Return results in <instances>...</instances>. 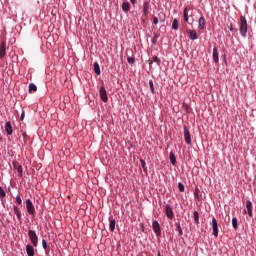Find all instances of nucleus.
<instances>
[{"label": "nucleus", "instance_id": "1", "mask_svg": "<svg viewBox=\"0 0 256 256\" xmlns=\"http://www.w3.org/2000/svg\"><path fill=\"white\" fill-rule=\"evenodd\" d=\"M240 35L247 37V18L240 16Z\"/></svg>", "mask_w": 256, "mask_h": 256}, {"label": "nucleus", "instance_id": "2", "mask_svg": "<svg viewBox=\"0 0 256 256\" xmlns=\"http://www.w3.org/2000/svg\"><path fill=\"white\" fill-rule=\"evenodd\" d=\"M28 237L34 247H37V245H39V237L37 236L35 230H29Z\"/></svg>", "mask_w": 256, "mask_h": 256}, {"label": "nucleus", "instance_id": "3", "mask_svg": "<svg viewBox=\"0 0 256 256\" xmlns=\"http://www.w3.org/2000/svg\"><path fill=\"white\" fill-rule=\"evenodd\" d=\"M184 129V139H185V143L187 145H191L192 141H191V132H189V128H187L186 125H184L183 127Z\"/></svg>", "mask_w": 256, "mask_h": 256}, {"label": "nucleus", "instance_id": "4", "mask_svg": "<svg viewBox=\"0 0 256 256\" xmlns=\"http://www.w3.org/2000/svg\"><path fill=\"white\" fill-rule=\"evenodd\" d=\"M99 93H100V99L103 101V103H107V101H109V97L107 96V90L105 89L104 86L100 87Z\"/></svg>", "mask_w": 256, "mask_h": 256}, {"label": "nucleus", "instance_id": "5", "mask_svg": "<svg viewBox=\"0 0 256 256\" xmlns=\"http://www.w3.org/2000/svg\"><path fill=\"white\" fill-rule=\"evenodd\" d=\"M26 209L29 215H35V206L33 205V202L31 201V199L26 200Z\"/></svg>", "mask_w": 256, "mask_h": 256}, {"label": "nucleus", "instance_id": "6", "mask_svg": "<svg viewBox=\"0 0 256 256\" xmlns=\"http://www.w3.org/2000/svg\"><path fill=\"white\" fill-rule=\"evenodd\" d=\"M12 165L18 173V177H23V166L21 164H19V162H17V161H13Z\"/></svg>", "mask_w": 256, "mask_h": 256}, {"label": "nucleus", "instance_id": "7", "mask_svg": "<svg viewBox=\"0 0 256 256\" xmlns=\"http://www.w3.org/2000/svg\"><path fill=\"white\" fill-rule=\"evenodd\" d=\"M212 229L214 237H219V226L217 224V219H215V217H213L212 219Z\"/></svg>", "mask_w": 256, "mask_h": 256}, {"label": "nucleus", "instance_id": "8", "mask_svg": "<svg viewBox=\"0 0 256 256\" xmlns=\"http://www.w3.org/2000/svg\"><path fill=\"white\" fill-rule=\"evenodd\" d=\"M165 213L168 219H173V217H175V213H173V208H171V205L169 204L165 205Z\"/></svg>", "mask_w": 256, "mask_h": 256}, {"label": "nucleus", "instance_id": "9", "mask_svg": "<svg viewBox=\"0 0 256 256\" xmlns=\"http://www.w3.org/2000/svg\"><path fill=\"white\" fill-rule=\"evenodd\" d=\"M153 231L156 235H161V226L157 220H154L152 223Z\"/></svg>", "mask_w": 256, "mask_h": 256}, {"label": "nucleus", "instance_id": "10", "mask_svg": "<svg viewBox=\"0 0 256 256\" xmlns=\"http://www.w3.org/2000/svg\"><path fill=\"white\" fill-rule=\"evenodd\" d=\"M149 9H151V5L149 4V1L145 0L143 3V15L144 17H147L149 15Z\"/></svg>", "mask_w": 256, "mask_h": 256}, {"label": "nucleus", "instance_id": "11", "mask_svg": "<svg viewBox=\"0 0 256 256\" xmlns=\"http://www.w3.org/2000/svg\"><path fill=\"white\" fill-rule=\"evenodd\" d=\"M246 209L249 217H253V203L251 202V200L246 201Z\"/></svg>", "mask_w": 256, "mask_h": 256}, {"label": "nucleus", "instance_id": "12", "mask_svg": "<svg viewBox=\"0 0 256 256\" xmlns=\"http://www.w3.org/2000/svg\"><path fill=\"white\" fill-rule=\"evenodd\" d=\"M7 55L6 52V43L5 41L1 43L0 45V59H3V57H5Z\"/></svg>", "mask_w": 256, "mask_h": 256}, {"label": "nucleus", "instance_id": "13", "mask_svg": "<svg viewBox=\"0 0 256 256\" xmlns=\"http://www.w3.org/2000/svg\"><path fill=\"white\" fill-rule=\"evenodd\" d=\"M212 57H213L214 63H219V50L217 49V47L213 48Z\"/></svg>", "mask_w": 256, "mask_h": 256}, {"label": "nucleus", "instance_id": "14", "mask_svg": "<svg viewBox=\"0 0 256 256\" xmlns=\"http://www.w3.org/2000/svg\"><path fill=\"white\" fill-rule=\"evenodd\" d=\"M5 197H7V193L5 192V190L3 189V187L0 186V199H1V203L2 205L5 204V201H7L5 199Z\"/></svg>", "mask_w": 256, "mask_h": 256}, {"label": "nucleus", "instance_id": "15", "mask_svg": "<svg viewBox=\"0 0 256 256\" xmlns=\"http://www.w3.org/2000/svg\"><path fill=\"white\" fill-rule=\"evenodd\" d=\"M198 29H200V31H203V29H205V17L203 16L199 18Z\"/></svg>", "mask_w": 256, "mask_h": 256}, {"label": "nucleus", "instance_id": "16", "mask_svg": "<svg viewBox=\"0 0 256 256\" xmlns=\"http://www.w3.org/2000/svg\"><path fill=\"white\" fill-rule=\"evenodd\" d=\"M5 131L7 135H13V127L11 126V122H6Z\"/></svg>", "mask_w": 256, "mask_h": 256}, {"label": "nucleus", "instance_id": "17", "mask_svg": "<svg viewBox=\"0 0 256 256\" xmlns=\"http://www.w3.org/2000/svg\"><path fill=\"white\" fill-rule=\"evenodd\" d=\"M26 253L28 256H35V248H33V246L28 244L26 246Z\"/></svg>", "mask_w": 256, "mask_h": 256}, {"label": "nucleus", "instance_id": "18", "mask_svg": "<svg viewBox=\"0 0 256 256\" xmlns=\"http://www.w3.org/2000/svg\"><path fill=\"white\" fill-rule=\"evenodd\" d=\"M122 11H124V13H129V11H131V4H129V2H124L122 4Z\"/></svg>", "mask_w": 256, "mask_h": 256}, {"label": "nucleus", "instance_id": "19", "mask_svg": "<svg viewBox=\"0 0 256 256\" xmlns=\"http://www.w3.org/2000/svg\"><path fill=\"white\" fill-rule=\"evenodd\" d=\"M191 41H195L197 39V32L195 30H187Z\"/></svg>", "mask_w": 256, "mask_h": 256}, {"label": "nucleus", "instance_id": "20", "mask_svg": "<svg viewBox=\"0 0 256 256\" xmlns=\"http://www.w3.org/2000/svg\"><path fill=\"white\" fill-rule=\"evenodd\" d=\"M109 229H110V231H115V225H116V222H115V219H113V216H111L110 218H109Z\"/></svg>", "mask_w": 256, "mask_h": 256}, {"label": "nucleus", "instance_id": "21", "mask_svg": "<svg viewBox=\"0 0 256 256\" xmlns=\"http://www.w3.org/2000/svg\"><path fill=\"white\" fill-rule=\"evenodd\" d=\"M94 72L96 73V75H101V67L99 66L98 62L94 63Z\"/></svg>", "mask_w": 256, "mask_h": 256}, {"label": "nucleus", "instance_id": "22", "mask_svg": "<svg viewBox=\"0 0 256 256\" xmlns=\"http://www.w3.org/2000/svg\"><path fill=\"white\" fill-rule=\"evenodd\" d=\"M169 159L172 165H175V163H177V158L175 157V154H173V152L170 153Z\"/></svg>", "mask_w": 256, "mask_h": 256}, {"label": "nucleus", "instance_id": "23", "mask_svg": "<svg viewBox=\"0 0 256 256\" xmlns=\"http://www.w3.org/2000/svg\"><path fill=\"white\" fill-rule=\"evenodd\" d=\"M172 29H174V31H177V29H179V20L177 19L173 20Z\"/></svg>", "mask_w": 256, "mask_h": 256}, {"label": "nucleus", "instance_id": "24", "mask_svg": "<svg viewBox=\"0 0 256 256\" xmlns=\"http://www.w3.org/2000/svg\"><path fill=\"white\" fill-rule=\"evenodd\" d=\"M37 91V85L31 83L29 84V93H35Z\"/></svg>", "mask_w": 256, "mask_h": 256}, {"label": "nucleus", "instance_id": "25", "mask_svg": "<svg viewBox=\"0 0 256 256\" xmlns=\"http://www.w3.org/2000/svg\"><path fill=\"white\" fill-rule=\"evenodd\" d=\"M14 213L17 219L21 221V212L19 211V208L17 206H14Z\"/></svg>", "mask_w": 256, "mask_h": 256}, {"label": "nucleus", "instance_id": "26", "mask_svg": "<svg viewBox=\"0 0 256 256\" xmlns=\"http://www.w3.org/2000/svg\"><path fill=\"white\" fill-rule=\"evenodd\" d=\"M193 217H194V221H195L196 225H199V212L194 211Z\"/></svg>", "mask_w": 256, "mask_h": 256}, {"label": "nucleus", "instance_id": "27", "mask_svg": "<svg viewBox=\"0 0 256 256\" xmlns=\"http://www.w3.org/2000/svg\"><path fill=\"white\" fill-rule=\"evenodd\" d=\"M176 231H178L179 236L183 235V229L181 228V224L176 223Z\"/></svg>", "mask_w": 256, "mask_h": 256}, {"label": "nucleus", "instance_id": "28", "mask_svg": "<svg viewBox=\"0 0 256 256\" xmlns=\"http://www.w3.org/2000/svg\"><path fill=\"white\" fill-rule=\"evenodd\" d=\"M183 15L184 21L187 23L189 21V13L187 12V8L184 9Z\"/></svg>", "mask_w": 256, "mask_h": 256}, {"label": "nucleus", "instance_id": "29", "mask_svg": "<svg viewBox=\"0 0 256 256\" xmlns=\"http://www.w3.org/2000/svg\"><path fill=\"white\" fill-rule=\"evenodd\" d=\"M149 87L152 94H155V86L153 85V80H149Z\"/></svg>", "mask_w": 256, "mask_h": 256}, {"label": "nucleus", "instance_id": "30", "mask_svg": "<svg viewBox=\"0 0 256 256\" xmlns=\"http://www.w3.org/2000/svg\"><path fill=\"white\" fill-rule=\"evenodd\" d=\"M178 189H179L180 193H184L185 192V185H183V183L179 182L178 183Z\"/></svg>", "mask_w": 256, "mask_h": 256}, {"label": "nucleus", "instance_id": "31", "mask_svg": "<svg viewBox=\"0 0 256 256\" xmlns=\"http://www.w3.org/2000/svg\"><path fill=\"white\" fill-rule=\"evenodd\" d=\"M232 227L233 229H238L239 226L237 225V218H232Z\"/></svg>", "mask_w": 256, "mask_h": 256}, {"label": "nucleus", "instance_id": "32", "mask_svg": "<svg viewBox=\"0 0 256 256\" xmlns=\"http://www.w3.org/2000/svg\"><path fill=\"white\" fill-rule=\"evenodd\" d=\"M140 163H141L142 169H144V171H147V163L145 162V160L141 159Z\"/></svg>", "mask_w": 256, "mask_h": 256}, {"label": "nucleus", "instance_id": "33", "mask_svg": "<svg viewBox=\"0 0 256 256\" xmlns=\"http://www.w3.org/2000/svg\"><path fill=\"white\" fill-rule=\"evenodd\" d=\"M154 63H156L158 66L161 65V59L157 56H154L153 58Z\"/></svg>", "mask_w": 256, "mask_h": 256}, {"label": "nucleus", "instance_id": "34", "mask_svg": "<svg viewBox=\"0 0 256 256\" xmlns=\"http://www.w3.org/2000/svg\"><path fill=\"white\" fill-rule=\"evenodd\" d=\"M127 62L129 63V65H133V63H135V57H128Z\"/></svg>", "mask_w": 256, "mask_h": 256}, {"label": "nucleus", "instance_id": "35", "mask_svg": "<svg viewBox=\"0 0 256 256\" xmlns=\"http://www.w3.org/2000/svg\"><path fill=\"white\" fill-rule=\"evenodd\" d=\"M194 197H195L196 199H199V188H196V189H195Z\"/></svg>", "mask_w": 256, "mask_h": 256}, {"label": "nucleus", "instance_id": "36", "mask_svg": "<svg viewBox=\"0 0 256 256\" xmlns=\"http://www.w3.org/2000/svg\"><path fill=\"white\" fill-rule=\"evenodd\" d=\"M16 202L18 203V205H21V203H23V200H21V196H16Z\"/></svg>", "mask_w": 256, "mask_h": 256}, {"label": "nucleus", "instance_id": "37", "mask_svg": "<svg viewBox=\"0 0 256 256\" xmlns=\"http://www.w3.org/2000/svg\"><path fill=\"white\" fill-rule=\"evenodd\" d=\"M42 247L43 249H47V240L45 239L42 240Z\"/></svg>", "mask_w": 256, "mask_h": 256}, {"label": "nucleus", "instance_id": "38", "mask_svg": "<svg viewBox=\"0 0 256 256\" xmlns=\"http://www.w3.org/2000/svg\"><path fill=\"white\" fill-rule=\"evenodd\" d=\"M157 23H159V18L154 17V18H153V24H154V25H157Z\"/></svg>", "mask_w": 256, "mask_h": 256}, {"label": "nucleus", "instance_id": "39", "mask_svg": "<svg viewBox=\"0 0 256 256\" xmlns=\"http://www.w3.org/2000/svg\"><path fill=\"white\" fill-rule=\"evenodd\" d=\"M21 121H23V119H25V111H23L22 113H21Z\"/></svg>", "mask_w": 256, "mask_h": 256}, {"label": "nucleus", "instance_id": "40", "mask_svg": "<svg viewBox=\"0 0 256 256\" xmlns=\"http://www.w3.org/2000/svg\"><path fill=\"white\" fill-rule=\"evenodd\" d=\"M130 2L132 3V5H135L137 3V0H130Z\"/></svg>", "mask_w": 256, "mask_h": 256}, {"label": "nucleus", "instance_id": "41", "mask_svg": "<svg viewBox=\"0 0 256 256\" xmlns=\"http://www.w3.org/2000/svg\"><path fill=\"white\" fill-rule=\"evenodd\" d=\"M230 31H233V26H230Z\"/></svg>", "mask_w": 256, "mask_h": 256}, {"label": "nucleus", "instance_id": "42", "mask_svg": "<svg viewBox=\"0 0 256 256\" xmlns=\"http://www.w3.org/2000/svg\"><path fill=\"white\" fill-rule=\"evenodd\" d=\"M158 256H161V252H158Z\"/></svg>", "mask_w": 256, "mask_h": 256}]
</instances>
